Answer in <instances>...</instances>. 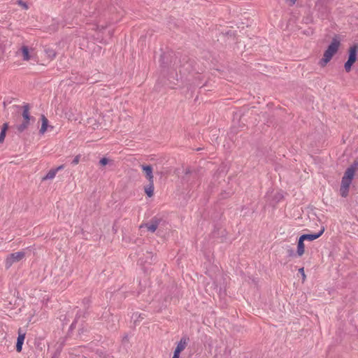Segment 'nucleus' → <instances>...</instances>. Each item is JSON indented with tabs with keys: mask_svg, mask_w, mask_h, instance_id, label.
I'll return each mask as SVG.
<instances>
[{
	"mask_svg": "<svg viewBox=\"0 0 358 358\" xmlns=\"http://www.w3.org/2000/svg\"><path fill=\"white\" fill-rule=\"evenodd\" d=\"M160 221V219L153 217L149 222L146 223L145 226L149 231L155 232L157 229Z\"/></svg>",
	"mask_w": 358,
	"mask_h": 358,
	"instance_id": "0eeeda50",
	"label": "nucleus"
},
{
	"mask_svg": "<svg viewBox=\"0 0 358 358\" xmlns=\"http://www.w3.org/2000/svg\"><path fill=\"white\" fill-rule=\"evenodd\" d=\"M179 357H180V354L179 353H176V352H174L172 358H179Z\"/></svg>",
	"mask_w": 358,
	"mask_h": 358,
	"instance_id": "c756f323",
	"label": "nucleus"
},
{
	"mask_svg": "<svg viewBox=\"0 0 358 358\" xmlns=\"http://www.w3.org/2000/svg\"><path fill=\"white\" fill-rule=\"evenodd\" d=\"M287 248H287V254H288V256H289V257H292V256H294V250H293L292 248H290L289 246H288Z\"/></svg>",
	"mask_w": 358,
	"mask_h": 358,
	"instance_id": "a878e982",
	"label": "nucleus"
},
{
	"mask_svg": "<svg viewBox=\"0 0 358 358\" xmlns=\"http://www.w3.org/2000/svg\"><path fill=\"white\" fill-rule=\"evenodd\" d=\"M282 198V195L280 194H278V195L276 196V202L279 201Z\"/></svg>",
	"mask_w": 358,
	"mask_h": 358,
	"instance_id": "c85d7f7f",
	"label": "nucleus"
},
{
	"mask_svg": "<svg viewBox=\"0 0 358 358\" xmlns=\"http://www.w3.org/2000/svg\"><path fill=\"white\" fill-rule=\"evenodd\" d=\"M8 127V123H4L3 124V127L1 128V131L0 133V143H3L5 139Z\"/></svg>",
	"mask_w": 358,
	"mask_h": 358,
	"instance_id": "dca6fc26",
	"label": "nucleus"
},
{
	"mask_svg": "<svg viewBox=\"0 0 358 358\" xmlns=\"http://www.w3.org/2000/svg\"><path fill=\"white\" fill-rule=\"evenodd\" d=\"M80 317V315L78 314V313L76 314V319L74 320V321L72 322V324H71L70 326V329H73L75 328V325H76V323L77 322V320L78 318Z\"/></svg>",
	"mask_w": 358,
	"mask_h": 358,
	"instance_id": "393cba45",
	"label": "nucleus"
},
{
	"mask_svg": "<svg viewBox=\"0 0 358 358\" xmlns=\"http://www.w3.org/2000/svg\"><path fill=\"white\" fill-rule=\"evenodd\" d=\"M18 3H19L20 5H21V6H22V7H23L24 8H25V9H27V8H28V6H27V3H24V2H23L22 0H20V1H18Z\"/></svg>",
	"mask_w": 358,
	"mask_h": 358,
	"instance_id": "cd10ccee",
	"label": "nucleus"
},
{
	"mask_svg": "<svg viewBox=\"0 0 358 358\" xmlns=\"http://www.w3.org/2000/svg\"><path fill=\"white\" fill-rule=\"evenodd\" d=\"M304 241L303 240V238L300 236L299 237V239L298 241V244H297V255L298 256L301 257L303 255L304 253V248H305V245H304V243H303Z\"/></svg>",
	"mask_w": 358,
	"mask_h": 358,
	"instance_id": "9b49d317",
	"label": "nucleus"
},
{
	"mask_svg": "<svg viewBox=\"0 0 358 358\" xmlns=\"http://www.w3.org/2000/svg\"><path fill=\"white\" fill-rule=\"evenodd\" d=\"M109 162V159H107L106 157H103L101 158L100 160H99V164L101 166H106V164H108Z\"/></svg>",
	"mask_w": 358,
	"mask_h": 358,
	"instance_id": "5701e85b",
	"label": "nucleus"
},
{
	"mask_svg": "<svg viewBox=\"0 0 358 358\" xmlns=\"http://www.w3.org/2000/svg\"><path fill=\"white\" fill-rule=\"evenodd\" d=\"M21 50L23 56V60L29 61L30 59V56L28 47L23 45L21 48Z\"/></svg>",
	"mask_w": 358,
	"mask_h": 358,
	"instance_id": "f3484780",
	"label": "nucleus"
},
{
	"mask_svg": "<svg viewBox=\"0 0 358 358\" xmlns=\"http://www.w3.org/2000/svg\"><path fill=\"white\" fill-rule=\"evenodd\" d=\"M144 316H145L144 314L134 313L133 315V316H132V318H134V317H136V319L134 320V324H137L138 322H140L141 320H143L144 319Z\"/></svg>",
	"mask_w": 358,
	"mask_h": 358,
	"instance_id": "412c9836",
	"label": "nucleus"
},
{
	"mask_svg": "<svg viewBox=\"0 0 358 358\" xmlns=\"http://www.w3.org/2000/svg\"><path fill=\"white\" fill-rule=\"evenodd\" d=\"M172 66H173V67H176V68L177 67L176 64V61L174 62V63L173 64Z\"/></svg>",
	"mask_w": 358,
	"mask_h": 358,
	"instance_id": "473e14b6",
	"label": "nucleus"
},
{
	"mask_svg": "<svg viewBox=\"0 0 358 358\" xmlns=\"http://www.w3.org/2000/svg\"><path fill=\"white\" fill-rule=\"evenodd\" d=\"M324 231V228H322L319 232L314 234H306L301 236L303 241H314L320 237Z\"/></svg>",
	"mask_w": 358,
	"mask_h": 358,
	"instance_id": "6e6552de",
	"label": "nucleus"
},
{
	"mask_svg": "<svg viewBox=\"0 0 358 358\" xmlns=\"http://www.w3.org/2000/svg\"><path fill=\"white\" fill-rule=\"evenodd\" d=\"M169 56V54H166V53H163L162 55H161V57H160V61H161V64L162 66L164 67H166L169 66V64L165 62V59H168V57Z\"/></svg>",
	"mask_w": 358,
	"mask_h": 358,
	"instance_id": "aec40b11",
	"label": "nucleus"
},
{
	"mask_svg": "<svg viewBox=\"0 0 358 358\" xmlns=\"http://www.w3.org/2000/svg\"><path fill=\"white\" fill-rule=\"evenodd\" d=\"M299 272L301 274L303 282L305 281L306 276L305 275L304 268L303 267L300 268L299 269Z\"/></svg>",
	"mask_w": 358,
	"mask_h": 358,
	"instance_id": "b1692460",
	"label": "nucleus"
},
{
	"mask_svg": "<svg viewBox=\"0 0 358 358\" xmlns=\"http://www.w3.org/2000/svg\"><path fill=\"white\" fill-rule=\"evenodd\" d=\"M340 44V41L336 37L333 38L331 43L324 52L323 58L320 61L321 66H325L331 59L332 57L337 52Z\"/></svg>",
	"mask_w": 358,
	"mask_h": 358,
	"instance_id": "f03ea898",
	"label": "nucleus"
},
{
	"mask_svg": "<svg viewBox=\"0 0 358 358\" xmlns=\"http://www.w3.org/2000/svg\"><path fill=\"white\" fill-rule=\"evenodd\" d=\"M45 52L47 55V57L50 59H54L55 57H56V52L54 49L52 48H46L45 49Z\"/></svg>",
	"mask_w": 358,
	"mask_h": 358,
	"instance_id": "a211bd4d",
	"label": "nucleus"
},
{
	"mask_svg": "<svg viewBox=\"0 0 358 358\" xmlns=\"http://www.w3.org/2000/svg\"><path fill=\"white\" fill-rule=\"evenodd\" d=\"M57 173V169H50L48 173L42 178V180H47L53 179Z\"/></svg>",
	"mask_w": 358,
	"mask_h": 358,
	"instance_id": "ddd939ff",
	"label": "nucleus"
},
{
	"mask_svg": "<svg viewBox=\"0 0 358 358\" xmlns=\"http://www.w3.org/2000/svg\"><path fill=\"white\" fill-rule=\"evenodd\" d=\"M85 358H86V357H85Z\"/></svg>",
	"mask_w": 358,
	"mask_h": 358,
	"instance_id": "f704fd0d",
	"label": "nucleus"
},
{
	"mask_svg": "<svg viewBox=\"0 0 358 358\" xmlns=\"http://www.w3.org/2000/svg\"><path fill=\"white\" fill-rule=\"evenodd\" d=\"M80 157H81V156H80V155H76V156L73 158V159L72 160V162H71V164H72L73 166L77 165V164L79 163V162H80Z\"/></svg>",
	"mask_w": 358,
	"mask_h": 358,
	"instance_id": "4be33fe9",
	"label": "nucleus"
},
{
	"mask_svg": "<svg viewBox=\"0 0 358 358\" xmlns=\"http://www.w3.org/2000/svg\"><path fill=\"white\" fill-rule=\"evenodd\" d=\"M358 56V44H354L348 50V59L344 64L346 72L351 71L352 65L355 63Z\"/></svg>",
	"mask_w": 358,
	"mask_h": 358,
	"instance_id": "7ed1b4c3",
	"label": "nucleus"
},
{
	"mask_svg": "<svg viewBox=\"0 0 358 358\" xmlns=\"http://www.w3.org/2000/svg\"><path fill=\"white\" fill-rule=\"evenodd\" d=\"M189 341V337L183 336L180 341L177 343V346L174 350L176 353L180 354V352L186 348Z\"/></svg>",
	"mask_w": 358,
	"mask_h": 358,
	"instance_id": "423d86ee",
	"label": "nucleus"
},
{
	"mask_svg": "<svg viewBox=\"0 0 358 358\" xmlns=\"http://www.w3.org/2000/svg\"><path fill=\"white\" fill-rule=\"evenodd\" d=\"M358 169V160L355 159L349 167L345 170L341 180L340 187V194L342 197H347L349 192V188L352 180L355 176L356 171Z\"/></svg>",
	"mask_w": 358,
	"mask_h": 358,
	"instance_id": "f257e3e1",
	"label": "nucleus"
},
{
	"mask_svg": "<svg viewBox=\"0 0 358 358\" xmlns=\"http://www.w3.org/2000/svg\"><path fill=\"white\" fill-rule=\"evenodd\" d=\"M25 256V252L23 251H19L17 252L10 254L5 261V266L6 268H9L14 263L20 262Z\"/></svg>",
	"mask_w": 358,
	"mask_h": 358,
	"instance_id": "20e7f679",
	"label": "nucleus"
},
{
	"mask_svg": "<svg viewBox=\"0 0 358 358\" xmlns=\"http://www.w3.org/2000/svg\"><path fill=\"white\" fill-rule=\"evenodd\" d=\"M91 303V301L89 298H85L83 299V303L85 305V306H87V307L89 306L90 303Z\"/></svg>",
	"mask_w": 358,
	"mask_h": 358,
	"instance_id": "bb28decb",
	"label": "nucleus"
},
{
	"mask_svg": "<svg viewBox=\"0 0 358 358\" xmlns=\"http://www.w3.org/2000/svg\"><path fill=\"white\" fill-rule=\"evenodd\" d=\"M41 121H42V124H41V127L39 130V134H43L47 129H48V119L45 117V115H41Z\"/></svg>",
	"mask_w": 358,
	"mask_h": 358,
	"instance_id": "f8f14e48",
	"label": "nucleus"
},
{
	"mask_svg": "<svg viewBox=\"0 0 358 358\" xmlns=\"http://www.w3.org/2000/svg\"><path fill=\"white\" fill-rule=\"evenodd\" d=\"M141 167L145 174L146 179L149 181H154L153 169L151 165L142 164Z\"/></svg>",
	"mask_w": 358,
	"mask_h": 358,
	"instance_id": "39448f33",
	"label": "nucleus"
},
{
	"mask_svg": "<svg viewBox=\"0 0 358 358\" xmlns=\"http://www.w3.org/2000/svg\"><path fill=\"white\" fill-rule=\"evenodd\" d=\"M25 338V333H23L21 330V329L18 331V336L17 338V343H16V351L17 352H20L22 349V345L24 343V341Z\"/></svg>",
	"mask_w": 358,
	"mask_h": 358,
	"instance_id": "1a4fd4ad",
	"label": "nucleus"
},
{
	"mask_svg": "<svg viewBox=\"0 0 358 358\" xmlns=\"http://www.w3.org/2000/svg\"><path fill=\"white\" fill-rule=\"evenodd\" d=\"M221 235V241H224V238H225V236H226V231L225 230H220H220H214L213 232V238H218V236L219 235Z\"/></svg>",
	"mask_w": 358,
	"mask_h": 358,
	"instance_id": "6ab92c4d",
	"label": "nucleus"
},
{
	"mask_svg": "<svg viewBox=\"0 0 358 358\" xmlns=\"http://www.w3.org/2000/svg\"><path fill=\"white\" fill-rule=\"evenodd\" d=\"M154 188V181H149L148 185L144 187L145 192L148 197L153 196Z\"/></svg>",
	"mask_w": 358,
	"mask_h": 358,
	"instance_id": "9d476101",
	"label": "nucleus"
},
{
	"mask_svg": "<svg viewBox=\"0 0 358 358\" xmlns=\"http://www.w3.org/2000/svg\"><path fill=\"white\" fill-rule=\"evenodd\" d=\"M148 255L151 256L150 261H152V257H153V255H151V252H148ZM151 262H150V263H151Z\"/></svg>",
	"mask_w": 358,
	"mask_h": 358,
	"instance_id": "2f4dec72",
	"label": "nucleus"
},
{
	"mask_svg": "<svg viewBox=\"0 0 358 358\" xmlns=\"http://www.w3.org/2000/svg\"><path fill=\"white\" fill-rule=\"evenodd\" d=\"M290 1H292V3H295L296 0H290Z\"/></svg>",
	"mask_w": 358,
	"mask_h": 358,
	"instance_id": "72a5a7b5",
	"label": "nucleus"
},
{
	"mask_svg": "<svg viewBox=\"0 0 358 358\" xmlns=\"http://www.w3.org/2000/svg\"><path fill=\"white\" fill-rule=\"evenodd\" d=\"M29 106L28 104H26L23 106V112L22 117L24 120H29L34 119V117H31L29 115Z\"/></svg>",
	"mask_w": 358,
	"mask_h": 358,
	"instance_id": "4468645a",
	"label": "nucleus"
},
{
	"mask_svg": "<svg viewBox=\"0 0 358 358\" xmlns=\"http://www.w3.org/2000/svg\"><path fill=\"white\" fill-rule=\"evenodd\" d=\"M29 122H30L29 120H24L23 122L17 126V131L19 132L24 131L28 127V126L29 124Z\"/></svg>",
	"mask_w": 358,
	"mask_h": 358,
	"instance_id": "2eb2a0df",
	"label": "nucleus"
},
{
	"mask_svg": "<svg viewBox=\"0 0 358 358\" xmlns=\"http://www.w3.org/2000/svg\"><path fill=\"white\" fill-rule=\"evenodd\" d=\"M63 168H64V165H61V166H58L57 168H56L55 169H57V171H58L59 170H61Z\"/></svg>",
	"mask_w": 358,
	"mask_h": 358,
	"instance_id": "7c9ffc66",
	"label": "nucleus"
}]
</instances>
